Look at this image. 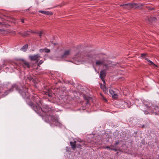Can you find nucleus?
Here are the masks:
<instances>
[{
  "instance_id": "nucleus-9",
  "label": "nucleus",
  "mask_w": 159,
  "mask_h": 159,
  "mask_svg": "<svg viewBox=\"0 0 159 159\" xmlns=\"http://www.w3.org/2000/svg\"><path fill=\"white\" fill-rule=\"evenodd\" d=\"M109 92L113 98H117L118 97L117 94L115 93L113 90H110Z\"/></svg>"
},
{
  "instance_id": "nucleus-25",
  "label": "nucleus",
  "mask_w": 159,
  "mask_h": 159,
  "mask_svg": "<svg viewBox=\"0 0 159 159\" xmlns=\"http://www.w3.org/2000/svg\"><path fill=\"white\" fill-rule=\"evenodd\" d=\"M145 60H146V61H147L148 62V60H150L148 58H145Z\"/></svg>"
},
{
  "instance_id": "nucleus-5",
  "label": "nucleus",
  "mask_w": 159,
  "mask_h": 159,
  "mask_svg": "<svg viewBox=\"0 0 159 159\" xmlns=\"http://www.w3.org/2000/svg\"><path fill=\"white\" fill-rule=\"evenodd\" d=\"M106 71L104 70H102L101 71L100 75V77L104 83H105V82L104 79V78L106 75Z\"/></svg>"
},
{
  "instance_id": "nucleus-11",
  "label": "nucleus",
  "mask_w": 159,
  "mask_h": 159,
  "mask_svg": "<svg viewBox=\"0 0 159 159\" xmlns=\"http://www.w3.org/2000/svg\"><path fill=\"white\" fill-rule=\"evenodd\" d=\"M50 50L49 49L47 48H44L40 49L39 50V52L41 53L45 52L46 53H48L50 52Z\"/></svg>"
},
{
  "instance_id": "nucleus-16",
  "label": "nucleus",
  "mask_w": 159,
  "mask_h": 159,
  "mask_svg": "<svg viewBox=\"0 0 159 159\" xmlns=\"http://www.w3.org/2000/svg\"><path fill=\"white\" fill-rule=\"evenodd\" d=\"M148 64L150 65L154 66L156 67H157V66L154 64L152 61L150 60L148 61Z\"/></svg>"
},
{
  "instance_id": "nucleus-22",
  "label": "nucleus",
  "mask_w": 159,
  "mask_h": 159,
  "mask_svg": "<svg viewBox=\"0 0 159 159\" xmlns=\"http://www.w3.org/2000/svg\"><path fill=\"white\" fill-rule=\"evenodd\" d=\"M146 55V53H143L141 54V57H143Z\"/></svg>"
},
{
  "instance_id": "nucleus-27",
  "label": "nucleus",
  "mask_w": 159,
  "mask_h": 159,
  "mask_svg": "<svg viewBox=\"0 0 159 159\" xmlns=\"http://www.w3.org/2000/svg\"><path fill=\"white\" fill-rule=\"evenodd\" d=\"M129 5V4H125V5H123L122 6H125L126 5Z\"/></svg>"
},
{
  "instance_id": "nucleus-1",
  "label": "nucleus",
  "mask_w": 159,
  "mask_h": 159,
  "mask_svg": "<svg viewBox=\"0 0 159 159\" xmlns=\"http://www.w3.org/2000/svg\"><path fill=\"white\" fill-rule=\"evenodd\" d=\"M107 56L102 54L99 55L96 57V61L95 64L96 66H101V65H104V67H105V69L106 70L108 68V67L106 64L107 61L106 59L107 58Z\"/></svg>"
},
{
  "instance_id": "nucleus-15",
  "label": "nucleus",
  "mask_w": 159,
  "mask_h": 159,
  "mask_svg": "<svg viewBox=\"0 0 159 159\" xmlns=\"http://www.w3.org/2000/svg\"><path fill=\"white\" fill-rule=\"evenodd\" d=\"M110 149L115 151H116L118 150V149L114 147V146L113 145H111L110 146Z\"/></svg>"
},
{
  "instance_id": "nucleus-20",
  "label": "nucleus",
  "mask_w": 159,
  "mask_h": 159,
  "mask_svg": "<svg viewBox=\"0 0 159 159\" xmlns=\"http://www.w3.org/2000/svg\"><path fill=\"white\" fill-rule=\"evenodd\" d=\"M43 61H42V60H41L39 62V65L40 64H42L43 63Z\"/></svg>"
},
{
  "instance_id": "nucleus-7",
  "label": "nucleus",
  "mask_w": 159,
  "mask_h": 159,
  "mask_svg": "<svg viewBox=\"0 0 159 159\" xmlns=\"http://www.w3.org/2000/svg\"><path fill=\"white\" fill-rule=\"evenodd\" d=\"M39 12L47 15H52V12L49 11H39Z\"/></svg>"
},
{
  "instance_id": "nucleus-10",
  "label": "nucleus",
  "mask_w": 159,
  "mask_h": 159,
  "mask_svg": "<svg viewBox=\"0 0 159 159\" xmlns=\"http://www.w3.org/2000/svg\"><path fill=\"white\" fill-rule=\"evenodd\" d=\"M105 83H104L103 82V85L101 84L100 87H101V88L102 89L103 92L105 93H107V88H106V87H105Z\"/></svg>"
},
{
  "instance_id": "nucleus-18",
  "label": "nucleus",
  "mask_w": 159,
  "mask_h": 159,
  "mask_svg": "<svg viewBox=\"0 0 159 159\" xmlns=\"http://www.w3.org/2000/svg\"><path fill=\"white\" fill-rule=\"evenodd\" d=\"M24 64L28 67H30V64L29 63L26 61H24Z\"/></svg>"
},
{
  "instance_id": "nucleus-21",
  "label": "nucleus",
  "mask_w": 159,
  "mask_h": 159,
  "mask_svg": "<svg viewBox=\"0 0 159 159\" xmlns=\"http://www.w3.org/2000/svg\"><path fill=\"white\" fill-rule=\"evenodd\" d=\"M110 146H106V147H105L104 148L105 149H106V148H107V149H110Z\"/></svg>"
},
{
  "instance_id": "nucleus-29",
  "label": "nucleus",
  "mask_w": 159,
  "mask_h": 159,
  "mask_svg": "<svg viewBox=\"0 0 159 159\" xmlns=\"http://www.w3.org/2000/svg\"><path fill=\"white\" fill-rule=\"evenodd\" d=\"M21 21H22V23H24V20H21Z\"/></svg>"
},
{
  "instance_id": "nucleus-23",
  "label": "nucleus",
  "mask_w": 159,
  "mask_h": 159,
  "mask_svg": "<svg viewBox=\"0 0 159 159\" xmlns=\"http://www.w3.org/2000/svg\"><path fill=\"white\" fill-rule=\"evenodd\" d=\"M119 144H120V143L119 142H116L115 143V146H116L117 145H118Z\"/></svg>"
},
{
  "instance_id": "nucleus-2",
  "label": "nucleus",
  "mask_w": 159,
  "mask_h": 159,
  "mask_svg": "<svg viewBox=\"0 0 159 159\" xmlns=\"http://www.w3.org/2000/svg\"><path fill=\"white\" fill-rule=\"evenodd\" d=\"M81 57L83 59L82 61L83 62H90L93 61V58L95 57V56H93L89 54L86 55L82 56Z\"/></svg>"
},
{
  "instance_id": "nucleus-24",
  "label": "nucleus",
  "mask_w": 159,
  "mask_h": 159,
  "mask_svg": "<svg viewBox=\"0 0 159 159\" xmlns=\"http://www.w3.org/2000/svg\"><path fill=\"white\" fill-rule=\"evenodd\" d=\"M42 35V33L41 32L39 33V36L40 37H41Z\"/></svg>"
},
{
  "instance_id": "nucleus-14",
  "label": "nucleus",
  "mask_w": 159,
  "mask_h": 159,
  "mask_svg": "<svg viewBox=\"0 0 159 159\" xmlns=\"http://www.w3.org/2000/svg\"><path fill=\"white\" fill-rule=\"evenodd\" d=\"M28 48V46L27 45H25L24 46L21 48V50L24 52Z\"/></svg>"
},
{
  "instance_id": "nucleus-3",
  "label": "nucleus",
  "mask_w": 159,
  "mask_h": 159,
  "mask_svg": "<svg viewBox=\"0 0 159 159\" xmlns=\"http://www.w3.org/2000/svg\"><path fill=\"white\" fill-rule=\"evenodd\" d=\"M47 121H48V122L51 121L54 122L55 125L59 127H61V124L59 121L58 118L57 117L49 116L48 117V120Z\"/></svg>"
},
{
  "instance_id": "nucleus-19",
  "label": "nucleus",
  "mask_w": 159,
  "mask_h": 159,
  "mask_svg": "<svg viewBox=\"0 0 159 159\" xmlns=\"http://www.w3.org/2000/svg\"><path fill=\"white\" fill-rule=\"evenodd\" d=\"M138 5H139V8H141L142 6L144 5V4L143 3H141V4H138Z\"/></svg>"
},
{
  "instance_id": "nucleus-13",
  "label": "nucleus",
  "mask_w": 159,
  "mask_h": 159,
  "mask_svg": "<svg viewBox=\"0 0 159 159\" xmlns=\"http://www.w3.org/2000/svg\"><path fill=\"white\" fill-rule=\"evenodd\" d=\"M70 143L72 148L74 149L75 148L76 144V142L75 141L74 142H70Z\"/></svg>"
},
{
  "instance_id": "nucleus-6",
  "label": "nucleus",
  "mask_w": 159,
  "mask_h": 159,
  "mask_svg": "<svg viewBox=\"0 0 159 159\" xmlns=\"http://www.w3.org/2000/svg\"><path fill=\"white\" fill-rule=\"evenodd\" d=\"M29 57L32 61H34L37 60L40 56L39 54H36L33 56H30Z\"/></svg>"
},
{
  "instance_id": "nucleus-26",
  "label": "nucleus",
  "mask_w": 159,
  "mask_h": 159,
  "mask_svg": "<svg viewBox=\"0 0 159 159\" xmlns=\"http://www.w3.org/2000/svg\"><path fill=\"white\" fill-rule=\"evenodd\" d=\"M48 95L49 96H52L51 94H50L49 93H48Z\"/></svg>"
},
{
  "instance_id": "nucleus-8",
  "label": "nucleus",
  "mask_w": 159,
  "mask_h": 159,
  "mask_svg": "<svg viewBox=\"0 0 159 159\" xmlns=\"http://www.w3.org/2000/svg\"><path fill=\"white\" fill-rule=\"evenodd\" d=\"M133 8L134 9L139 8V5L138 4H136L135 3L130 4V8Z\"/></svg>"
},
{
  "instance_id": "nucleus-28",
  "label": "nucleus",
  "mask_w": 159,
  "mask_h": 159,
  "mask_svg": "<svg viewBox=\"0 0 159 159\" xmlns=\"http://www.w3.org/2000/svg\"><path fill=\"white\" fill-rule=\"evenodd\" d=\"M12 91L13 90H12V89H11L9 90H8L7 91Z\"/></svg>"
},
{
  "instance_id": "nucleus-4",
  "label": "nucleus",
  "mask_w": 159,
  "mask_h": 159,
  "mask_svg": "<svg viewBox=\"0 0 159 159\" xmlns=\"http://www.w3.org/2000/svg\"><path fill=\"white\" fill-rule=\"evenodd\" d=\"M33 108L35 111L37 113L40 112V111H43L45 112H47L48 111V110H43V109L41 108L38 105L36 106L34 105L33 106Z\"/></svg>"
},
{
  "instance_id": "nucleus-17",
  "label": "nucleus",
  "mask_w": 159,
  "mask_h": 159,
  "mask_svg": "<svg viewBox=\"0 0 159 159\" xmlns=\"http://www.w3.org/2000/svg\"><path fill=\"white\" fill-rule=\"evenodd\" d=\"M156 19L154 17H151L149 18V20L150 21V22H152L153 21H155L156 20Z\"/></svg>"
},
{
  "instance_id": "nucleus-12",
  "label": "nucleus",
  "mask_w": 159,
  "mask_h": 159,
  "mask_svg": "<svg viewBox=\"0 0 159 159\" xmlns=\"http://www.w3.org/2000/svg\"><path fill=\"white\" fill-rule=\"evenodd\" d=\"M70 51L69 50H68L66 51L63 56V57H66L70 54Z\"/></svg>"
}]
</instances>
